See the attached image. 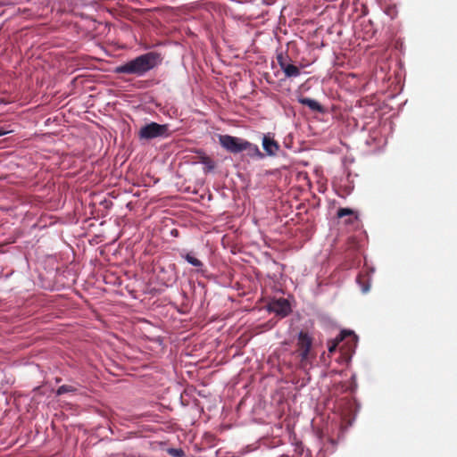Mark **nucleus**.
Masks as SVG:
<instances>
[{
	"label": "nucleus",
	"mask_w": 457,
	"mask_h": 457,
	"mask_svg": "<svg viewBox=\"0 0 457 457\" xmlns=\"http://www.w3.org/2000/svg\"><path fill=\"white\" fill-rule=\"evenodd\" d=\"M160 62V54L154 52H149L117 66L114 71L118 74L143 77Z\"/></svg>",
	"instance_id": "obj_1"
},
{
	"label": "nucleus",
	"mask_w": 457,
	"mask_h": 457,
	"mask_svg": "<svg viewBox=\"0 0 457 457\" xmlns=\"http://www.w3.org/2000/svg\"><path fill=\"white\" fill-rule=\"evenodd\" d=\"M168 136L167 125H160L156 122H151L142 127L139 130V137L142 139H153L155 137H163Z\"/></svg>",
	"instance_id": "obj_2"
},
{
	"label": "nucleus",
	"mask_w": 457,
	"mask_h": 457,
	"mask_svg": "<svg viewBox=\"0 0 457 457\" xmlns=\"http://www.w3.org/2000/svg\"><path fill=\"white\" fill-rule=\"evenodd\" d=\"M219 142L227 151L232 154H237L244 151L245 140L230 135H220Z\"/></svg>",
	"instance_id": "obj_3"
},
{
	"label": "nucleus",
	"mask_w": 457,
	"mask_h": 457,
	"mask_svg": "<svg viewBox=\"0 0 457 457\" xmlns=\"http://www.w3.org/2000/svg\"><path fill=\"white\" fill-rule=\"evenodd\" d=\"M312 345V338L303 332H300L298 335L297 346L300 352V365L303 369H305L309 363V353Z\"/></svg>",
	"instance_id": "obj_4"
},
{
	"label": "nucleus",
	"mask_w": 457,
	"mask_h": 457,
	"mask_svg": "<svg viewBox=\"0 0 457 457\" xmlns=\"http://www.w3.org/2000/svg\"><path fill=\"white\" fill-rule=\"evenodd\" d=\"M269 310L277 315L285 317L290 312V304L287 299L279 298L269 303Z\"/></svg>",
	"instance_id": "obj_5"
},
{
	"label": "nucleus",
	"mask_w": 457,
	"mask_h": 457,
	"mask_svg": "<svg viewBox=\"0 0 457 457\" xmlns=\"http://www.w3.org/2000/svg\"><path fill=\"white\" fill-rule=\"evenodd\" d=\"M278 61L279 66H280L281 70L283 71V72L285 73L286 77L295 78L300 75V70L295 65L285 62L283 61L282 57H278Z\"/></svg>",
	"instance_id": "obj_6"
},
{
	"label": "nucleus",
	"mask_w": 457,
	"mask_h": 457,
	"mask_svg": "<svg viewBox=\"0 0 457 457\" xmlns=\"http://www.w3.org/2000/svg\"><path fill=\"white\" fill-rule=\"evenodd\" d=\"M262 147L268 155H275L278 151V144L270 136L264 135L262 138Z\"/></svg>",
	"instance_id": "obj_7"
},
{
	"label": "nucleus",
	"mask_w": 457,
	"mask_h": 457,
	"mask_svg": "<svg viewBox=\"0 0 457 457\" xmlns=\"http://www.w3.org/2000/svg\"><path fill=\"white\" fill-rule=\"evenodd\" d=\"M351 337L354 344L357 342V336L351 330H343L340 335L333 341L328 346V352L333 353L337 349L338 344L342 342L345 337Z\"/></svg>",
	"instance_id": "obj_8"
},
{
	"label": "nucleus",
	"mask_w": 457,
	"mask_h": 457,
	"mask_svg": "<svg viewBox=\"0 0 457 457\" xmlns=\"http://www.w3.org/2000/svg\"><path fill=\"white\" fill-rule=\"evenodd\" d=\"M244 151H246L247 154L250 157H253L256 159H262L264 156L256 145L252 144L247 140H245V143L244 145Z\"/></svg>",
	"instance_id": "obj_9"
},
{
	"label": "nucleus",
	"mask_w": 457,
	"mask_h": 457,
	"mask_svg": "<svg viewBox=\"0 0 457 457\" xmlns=\"http://www.w3.org/2000/svg\"><path fill=\"white\" fill-rule=\"evenodd\" d=\"M299 103L308 106L312 111L320 112L322 110L320 104L314 99L303 97L299 99Z\"/></svg>",
	"instance_id": "obj_10"
},
{
	"label": "nucleus",
	"mask_w": 457,
	"mask_h": 457,
	"mask_svg": "<svg viewBox=\"0 0 457 457\" xmlns=\"http://www.w3.org/2000/svg\"><path fill=\"white\" fill-rule=\"evenodd\" d=\"M182 257L192 266H195L196 268L203 267V262L191 253L183 254Z\"/></svg>",
	"instance_id": "obj_11"
},
{
	"label": "nucleus",
	"mask_w": 457,
	"mask_h": 457,
	"mask_svg": "<svg viewBox=\"0 0 457 457\" xmlns=\"http://www.w3.org/2000/svg\"><path fill=\"white\" fill-rule=\"evenodd\" d=\"M353 210H351V209H349V208H341V209H339V210H338V212H337V216H338L339 218H343V217L347 216V215L352 216V217L347 220V222H349V223H352L354 220H356V219H357L356 217H353Z\"/></svg>",
	"instance_id": "obj_12"
},
{
	"label": "nucleus",
	"mask_w": 457,
	"mask_h": 457,
	"mask_svg": "<svg viewBox=\"0 0 457 457\" xmlns=\"http://www.w3.org/2000/svg\"><path fill=\"white\" fill-rule=\"evenodd\" d=\"M73 391H74L73 386H68V385H63V386H61L57 389L56 394H57L58 395H63V394H65V393L73 392Z\"/></svg>",
	"instance_id": "obj_13"
},
{
	"label": "nucleus",
	"mask_w": 457,
	"mask_h": 457,
	"mask_svg": "<svg viewBox=\"0 0 457 457\" xmlns=\"http://www.w3.org/2000/svg\"><path fill=\"white\" fill-rule=\"evenodd\" d=\"M203 163L204 164L206 170L209 171V170H212L214 169V162L208 159V158H205L204 161H203Z\"/></svg>",
	"instance_id": "obj_14"
},
{
	"label": "nucleus",
	"mask_w": 457,
	"mask_h": 457,
	"mask_svg": "<svg viewBox=\"0 0 457 457\" xmlns=\"http://www.w3.org/2000/svg\"><path fill=\"white\" fill-rule=\"evenodd\" d=\"M369 290H370V285L369 284L368 285H364V286L361 287L362 293H367V292H369Z\"/></svg>",
	"instance_id": "obj_15"
},
{
	"label": "nucleus",
	"mask_w": 457,
	"mask_h": 457,
	"mask_svg": "<svg viewBox=\"0 0 457 457\" xmlns=\"http://www.w3.org/2000/svg\"><path fill=\"white\" fill-rule=\"evenodd\" d=\"M6 133V131L0 129V137L5 135Z\"/></svg>",
	"instance_id": "obj_16"
},
{
	"label": "nucleus",
	"mask_w": 457,
	"mask_h": 457,
	"mask_svg": "<svg viewBox=\"0 0 457 457\" xmlns=\"http://www.w3.org/2000/svg\"><path fill=\"white\" fill-rule=\"evenodd\" d=\"M173 453H175V454H178V452L176 450H172Z\"/></svg>",
	"instance_id": "obj_17"
},
{
	"label": "nucleus",
	"mask_w": 457,
	"mask_h": 457,
	"mask_svg": "<svg viewBox=\"0 0 457 457\" xmlns=\"http://www.w3.org/2000/svg\"><path fill=\"white\" fill-rule=\"evenodd\" d=\"M173 453H175V454H178V452L176 450H172Z\"/></svg>",
	"instance_id": "obj_18"
}]
</instances>
